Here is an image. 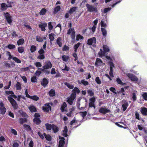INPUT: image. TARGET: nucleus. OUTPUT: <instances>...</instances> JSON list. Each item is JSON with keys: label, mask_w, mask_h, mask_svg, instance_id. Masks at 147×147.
Masks as SVG:
<instances>
[{"label": "nucleus", "mask_w": 147, "mask_h": 147, "mask_svg": "<svg viewBox=\"0 0 147 147\" xmlns=\"http://www.w3.org/2000/svg\"><path fill=\"white\" fill-rule=\"evenodd\" d=\"M96 42V38L95 37H93L88 39L87 44L89 45L95 44Z\"/></svg>", "instance_id": "17"}, {"label": "nucleus", "mask_w": 147, "mask_h": 147, "mask_svg": "<svg viewBox=\"0 0 147 147\" xmlns=\"http://www.w3.org/2000/svg\"><path fill=\"white\" fill-rule=\"evenodd\" d=\"M24 42V39L23 38L20 39L18 41H17L18 45H20L23 44Z\"/></svg>", "instance_id": "28"}, {"label": "nucleus", "mask_w": 147, "mask_h": 147, "mask_svg": "<svg viewBox=\"0 0 147 147\" xmlns=\"http://www.w3.org/2000/svg\"><path fill=\"white\" fill-rule=\"evenodd\" d=\"M86 6L87 10L89 12H92L94 11L96 12L97 11V8L95 7L90 5L88 3L86 4Z\"/></svg>", "instance_id": "6"}, {"label": "nucleus", "mask_w": 147, "mask_h": 147, "mask_svg": "<svg viewBox=\"0 0 147 147\" xmlns=\"http://www.w3.org/2000/svg\"><path fill=\"white\" fill-rule=\"evenodd\" d=\"M69 49V47L68 46H67L66 45H65L63 47V49H62V50L63 51H66L68 50Z\"/></svg>", "instance_id": "63"}, {"label": "nucleus", "mask_w": 147, "mask_h": 147, "mask_svg": "<svg viewBox=\"0 0 147 147\" xmlns=\"http://www.w3.org/2000/svg\"><path fill=\"white\" fill-rule=\"evenodd\" d=\"M6 55L7 56H9V57L8 58V60H10L11 59H12V58L13 57H12L10 52L9 51H7L6 53Z\"/></svg>", "instance_id": "43"}, {"label": "nucleus", "mask_w": 147, "mask_h": 147, "mask_svg": "<svg viewBox=\"0 0 147 147\" xmlns=\"http://www.w3.org/2000/svg\"><path fill=\"white\" fill-rule=\"evenodd\" d=\"M116 81L117 83L121 85H123L125 84V83H123L121 80L119 78H117L116 79Z\"/></svg>", "instance_id": "35"}, {"label": "nucleus", "mask_w": 147, "mask_h": 147, "mask_svg": "<svg viewBox=\"0 0 147 147\" xmlns=\"http://www.w3.org/2000/svg\"><path fill=\"white\" fill-rule=\"evenodd\" d=\"M1 10H4L7 9V7H11V5L10 3H8L7 4L4 3H2L1 4Z\"/></svg>", "instance_id": "18"}, {"label": "nucleus", "mask_w": 147, "mask_h": 147, "mask_svg": "<svg viewBox=\"0 0 147 147\" xmlns=\"http://www.w3.org/2000/svg\"><path fill=\"white\" fill-rule=\"evenodd\" d=\"M29 98L35 101H37L39 99V97L36 95H34L33 96H30V97H29Z\"/></svg>", "instance_id": "34"}, {"label": "nucleus", "mask_w": 147, "mask_h": 147, "mask_svg": "<svg viewBox=\"0 0 147 147\" xmlns=\"http://www.w3.org/2000/svg\"><path fill=\"white\" fill-rule=\"evenodd\" d=\"M27 121V119L26 118H20L19 120L21 124H22L26 122Z\"/></svg>", "instance_id": "46"}, {"label": "nucleus", "mask_w": 147, "mask_h": 147, "mask_svg": "<svg viewBox=\"0 0 147 147\" xmlns=\"http://www.w3.org/2000/svg\"><path fill=\"white\" fill-rule=\"evenodd\" d=\"M6 109L4 107L3 103L1 102L0 103V114H4L5 113Z\"/></svg>", "instance_id": "14"}, {"label": "nucleus", "mask_w": 147, "mask_h": 147, "mask_svg": "<svg viewBox=\"0 0 147 147\" xmlns=\"http://www.w3.org/2000/svg\"><path fill=\"white\" fill-rule=\"evenodd\" d=\"M47 24L45 23L39 25V27L41 28V30L45 31V27L47 26Z\"/></svg>", "instance_id": "22"}, {"label": "nucleus", "mask_w": 147, "mask_h": 147, "mask_svg": "<svg viewBox=\"0 0 147 147\" xmlns=\"http://www.w3.org/2000/svg\"><path fill=\"white\" fill-rule=\"evenodd\" d=\"M67 127L66 126H65L64 127V129L63 131L62 134L64 137H67Z\"/></svg>", "instance_id": "25"}, {"label": "nucleus", "mask_w": 147, "mask_h": 147, "mask_svg": "<svg viewBox=\"0 0 147 147\" xmlns=\"http://www.w3.org/2000/svg\"><path fill=\"white\" fill-rule=\"evenodd\" d=\"M4 15L5 17L7 22L10 24L12 22L13 20L11 16L8 13H4Z\"/></svg>", "instance_id": "9"}, {"label": "nucleus", "mask_w": 147, "mask_h": 147, "mask_svg": "<svg viewBox=\"0 0 147 147\" xmlns=\"http://www.w3.org/2000/svg\"><path fill=\"white\" fill-rule=\"evenodd\" d=\"M31 80L32 82H37L36 78L35 76H33L31 78Z\"/></svg>", "instance_id": "58"}, {"label": "nucleus", "mask_w": 147, "mask_h": 147, "mask_svg": "<svg viewBox=\"0 0 147 147\" xmlns=\"http://www.w3.org/2000/svg\"><path fill=\"white\" fill-rule=\"evenodd\" d=\"M6 94L10 95L8 96V100L9 101L13 108L16 109L18 107V105L14 100L13 98H16L17 96L14 94L13 92L12 91H6L5 92Z\"/></svg>", "instance_id": "1"}, {"label": "nucleus", "mask_w": 147, "mask_h": 147, "mask_svg": "<svg viewBox=\"0 0 147 147\" xmlns=\"http://www.w3.org/2000/svg\"><path fill=\"white\" fill-rule=\"evenodd\" d=\"M7 47L9 49H11L15 48L16 46L15 45H8Z\"/></svg>", "instance_id": "57"}, {"label": "nucleus", "mask_w": 147, "mask_h": 147, "mask_svg": "<svg viewBox=\"0 0 147 147\" xmlns=\"http://www.w3.org/2000/svg\"><path fill=\"white\" fill-rule=\"evenodd\" d=\"M77 7H73L71 8L70 9L69 11V13L70 14L72 13H73L74 12L76 11V9H77Z\"/></svg>", "instance_id": "30"}, {"label": "nucleus", "mask_w": 147, "mask_h": 147, "mask_svg": "<svg viewBox=\"0 0 147 147\" xmlns=\"http://www.w3.org/2000/svg\"><path fill=\"white\" fill-rule=\"evenodd\" d=\"M40 59H43L45 58V56L43 54H40L38 57Z\"/></svg>", "instance_id": "60"}, {"label": "nucleus", "mask_w": 147, "mask_h": 147, "mask_svg": "<svg viewBox=\"0 0 147 147\" xmlns=\"http://www.w3.org/2000/svg\"><path fill=\"white\" fill-rule=\"evenodd\" d=\"M88 95L90 96H92L94 95V93L92 90H89L88 91Z\"/></svg>", "instance_id": "59"}, {"label": "nucleus", "mask_w": 147, "mask_h": 147, "mask_svg": "<svg viewBox=\"0 0 147 147\" xmlns=\"http://www.w3.org/2000/svg\"><path fill=\"white\" fill-rule=\"evenodd\" d=\"M95 81L96 83L98 84H101V80L98 77H97L95 79Z\"/></svg>", "instance_id": "50"}, {"label": "nucleus", "mask_w": 147, "mask_h": 147, "mask_svg": "<svg viewBox=\"0 0 147 147\" xmlns=\"http://www.w3.org/2000/svg\"><path fill=\"white\" fill-rule=\"evenodd\" d=\"M44 135L47 140L49 141L51 140V138L50 135H47L45 133H44Z\"/></svg>", "instance_id": "41"}, {"label": "nucleus", "mask_w": 147, "mask_h": 147, "mask_svg": "<svg viewBox=\"0 0 147 147\" xmlns=\"http://www.w3.org/2000/svg\"><path fill=\"white\" fill-rule=\"evenodd\" d=\"M126 75L132 81L134 82L138 81V79L134 75L129 73L126 74Z\"/></svg>", "instance_id": "7"}, {"label": "nucleus", "mask_w": 147, "mask_h": 147, "mask_svg": "<svg viewBox=\"0 0 147 147\" xmlns=\"http://www.w3.org/2000/svg\"><path fill=\"white\" fill-rule=\"evenodd\" d=\"M80 115L82 116L84 119V117L87 114V112L86 111L80 112L79 113Z\"/></svg>", "instance_id": "44"}, {"label": "nucleus", "mask_w": 147, "mask_h": 147, "mask_svg": "<svg viewBox=\"0 0 147 147\" xmlns=\"http://www.w3.org/2000/svg\"><path fill=\"white\" fill-rule=\"evenodd\" d=\"M78 122V121L76 120V118H74L73 120L70 122V124L71 125H76V123Z\"/></svg>", "instance_id": "47"}, {"label": "nucleus", "mask_w": 147, "mask_h": 147, "mask_svg": "<svg viewBox=\"0 0 147 147\" xmlns=\"http://www.w3.org/2000/svg\"><path fill=\"white\" fill-rule=\"evenodd\" d=\"M78 83L80 84H82L84 86H86L88 84V82L86 81H85L84 80H82L81 81H78Z\"/></svg>", "instance_id": "26"}, {"label": "nucleus", "mask_w": 147, "mask_h": 147, "mask_svg": "<svg viewBox=\"0 0 147 147\" xmlns=\"http://www.w3.org/2000/svg\"><path fill=\"white\" fill-rule=\"evenodd\" d=\"M67 104L65 102H64L63 104L61 105V110L62 112L66 111V108L67 107Z\"/></svg>", "instance_id": "23"}, {"label": "nucleus", "mask_w": 147, "mask_h": 147, "mask_svg": "<svg viewBox=\"0 0 147 147\" xmlns=\"http://www.w3.org/2000/svg\"><path fill=\"white\" fill-rule=\"evenodd\" d=\"M103 49L104 51H103L102 49H100L98 53V55L99 57L104 59V58H105L106 56H107L106 55V53L109 52L110 50L109 47L105 45H103Z\"/></svg>", "instance_id": "2"}, {"label": "nucleus", "mask_w": 147, "mask_h": 147, "mask_svg": "<svg viewBox=\"0 0 147 147\" xmlns=\"http://www.w3.org/2000/svg\"><path fill=\"white\" fill-rule=\"evenodd\" d=\"M72 93L71 94H73L75 96H76V93H79L80 91L76 87H75L72 90Z\"/></svg>", "instance_id": "21"}, {"label": "nucleus", "mask_w": 147, "mask_h": 147, "mask_svg": "<svg viewBox=\"0 0 147 147\" xmlns=\"http://www.w3.org/2000/svg\"><path fill=\"white\" fill-rule=\"evenodd\" d=\"M61 9V7L60 6H57L54 9V12L55 13H56L58 11H59Z\"/></svg>", "instance_id": "52"}, {"label": "nucleus", "mask_w": 147, "mask_h": 147, "mask_svg": "<svg viewBox=\"0 0 147 147\" xmlns=\"http://www.w3.org/2000/svg\"><path fill=\"white\" fill-rule=\"evenodd\" d=\"M96 100L95 98L93 97L90 99V102L89 104V106L90 107H93L94 109H95V106L94 105V102Z\"/></svg>", "instance_id": "13"}, {"label": "nucleus", "mask_w": 147, "mask_h": 147, "mask_svg": "<svg viewBox=\"0 0 147 147\" xmlns=\"http://www.w3.org/2000/svg\"><path fill=\"white\" fill-rule=\"evenodd\" d=\"M52 129L55 133L56 132L58 131L57 128L55 125H52Z\"/></svg>", "instance_id": "56"}, {"label": "nucleus", "mask_w": 147, "mask_h": 147, "mask_svg": "<svg viewBox=\"0 0 147 147\" xmlns=\"http://www.w3.org/2000/svg\"><path fill=\"white\" fill-rule=\"evenodd\" d=\"M49 36L51 42L53 41L54 39V36H55L54 34L51 33L49 34Z\"/></svg>", "instance_id": "29"}, {"label": "nucleus", "mask_w": 147, "mask_h": 147, "mask_svg": "<svg viewBox=\"0 0 147 147\" xmlns=\"http://www.w3.org/2000/svg\"><path fill=\"white\" fill-rule=\"evenodd\" d=\"M83 39V37L80 34H78L76 36V40L78 41L81 40H82Z\"/></svg>", "instance_id": "42"}, {"label": "nucleus", "mask_w": 147, "mask_h": 147, "mask_svg": "<svg viewBox=\"0 0 147 147\" xmlns=\"http://www.w3.org/2000/svg\"><path fill=\"white\" fill-rule=\"evenodd\" d=\"M101 31L102 33V35L104 36H106L107 34V31L105 28H101Z\"/></svg>", "instance_id": "39"}, {"label": "nucleus", "mask_w": 147, "mask_h": 147, "mask_svg": "<svg viewBox=\"0 0 147 147\" xmlns=\"http://www.w3.org/2000/svg\"><path fill=\"white\" fill-rule=\"evenodd\" d=\"M48 83V81L46 78H44L41 83L42 85L44 86H46Z\"/></svg>", "instance_id": "27"}, {"label": "nucleus", "mask_w": 147, "mask_h": 147, "mask_svg": "<svg viewBox=\"0 0 147 147\" xmlns=\"http://www.w3.org/2000/svg\"><path fill=\"white\" fill-rule=\"evenodd\" d=\"M105 58L108 61H109V64L110 66V69L113 70V68L115 67L114 65L112 62L114 60V57L112 55L111 56H106Z\"/></svg>", "instance_id": "3"}, {"label": "nucleus", "mask_w": 147, "mask_h": 147, "mask_svg": "<svg viewBox=\"0 0 147 147\" xmlns=\"http://www.w3.org/2000/svg\"><path fill=\"white\" fill-rule=\"evenodd\" d=\"M36 67H40L42 66V64L39 62H36L34 63Z\"/></svg>", "instance_id": "55"}, {"label": "nucleus", "mask_w": 147, "mask_h": 147, "mask_svg": "<svg viewBox=\"0 0 147 147\" xmlns=\"http://www.w3.org/2000/svg\"><path fill=\"white\" fill-rule=\"evenodd\" d=\"M99 111L100 113L105 114L106 113L109 112L110 111L105 107H104L100 108L99 109Z\"/></svg>", "instance_id": "11"}, {"label": "nucleus", "mask_w": 147, "mask_h": 147, "mask_svg": "<svg viewBox=\"0 0 147 147\" xmlns=\"http://www.w3.org/2000/svg\"><path fill=\"white\" fill-rule=\"evenodd\" d=\"M16 89L17 90H20L21 89V84L18 82H17L16 84Z\"/></svg>", "instance_id": "49"}, {"label": "nucleus", "mask_w": 147, "mask_h": 147, "mask_svg": "<svg viewBox=\"0 0 147 147\" xmlns=\"http://www.w3.org/2000/svg\"><path fill=\"white\" fill-rule=\"evenodd\" d=\"M59 139L60 140L59 142V147H63L65 144L64 138L63 137L59 136Z\"/></svg>", "instance_id": "16"}, {"label": "nucleus", "mask_w": 147, "mask_h": 147, "mask_svg": "<svg viewBox=\"0 0 147 147\" xmlns=\"http://www.w3.org/2000/svg\"><path fill=\"white\" fill-rule=\"evenodd\" d=\"M36 40L38 42H42L43 41V39L40 36H37L36 37Z\"/></svg>", "instance_id": "61"}, {"label": "nucleus", "mask_w": 147, "mask_h": 147, "mask_svg": "<svg viewBox=\"0 0 147 147\" xmlns=\"http://www.w3.org/2000/svg\"><path fill=\"white\" fill-rule=\"evenodd\" d=\"M49 94L50 96H53L55 95V91L53 89H51L49 92Z\"/></svg>", "instance_id": "37"}, {"label": "nucleus", "mask_w": 147, "mask_h": 147, "mask_svg": "<svg viewBox=\"0 0 147 147\" xmlns=\"http://www.w3.org/2000/svg\"><path fill=\"white\" fill-rule=\"evenodd\" d=\"M128 106V104L127 102H126L122 105V107L123 108V111H125L126 110Z\"/></svg>", "instance_id": "45"}, {"label": "nucleus", "mask_w": 147, "mask_h": 147, "mask_svg": "<svg viewBox=\"0 0 147 147\" xmlns=\"http://www.w3.org/2000/svg\"><path fill=\"white\" fill-rule=\"evenodd\" d=\"M62 58L64 61L67 62L69 59V57L68 56L64 55L62 56Z\"/></svg>", "instance_id": "31"}, {"label": "nucleus", "mask_w": 147, "mask_h": 147, "mask_svg": "<svg viewBox=\"0 0 147 147\" xmlns=\"http://www.w3.org/2000/svg\"><path fill=\"white\" fill-rule=\"evenodd\" d=\"M67 34L70 35L71 38L72 40H74L75 37V33L73 28H70L68 31Z\"/></svg>", "instance_id": "8"}, {"label": "nucleus", "mask_w": 147, "mask_h": 147, "mask_svg": "<svg viewBox=\"0 0 147 147\" xmlns=\"http://www.w3.org/2000/svg\"><path fill=\"white\" fill-rule=\"evenodd\" d=\"M57 43L58 45L60 47L62 46V40L61 38L60 37L58 38L57 40Z\"/></svg>", "instance_id": "24"}, {"label": "nucleus", "mask_w": 147, "mask_h": 147, "mask_svg": "<svg viewBox=\"0 0 147 147\" xmlns=\"http://www.w3.org/2000/svg\"><path fill=\"white\" fill-rule=\"evenodd\" d=\"M46 11V9L45 8H43L40 11L39 14L41 15H44L45 14Z\"/></svg>", "instance_id": "36"}, {"label": "nucleus", "mask_w": 147, "mask_h": 147, "mask_svg": "<svg viewBox=\"0 0 147 147\" xmlns=\"http://www.w3.org/2000/svg\"><path fill=\"white\" fill-rule=\"evenodd\" d=\"M52 65L51 62L46 61L45 62L44 65L43 66V69L41 68H38V70H41L42 71H44L45 69H48L51 68Z\"/></svg>", "instance_id": "4"}, {"label": "nucleus", "mask_w": 147, "mask_h": 147, "mask_svg": "<svg viewBox=\"0 0 147 147\" xmlns=\"http://www.w3.org/2000/svg\"><path fill=\"white\" fill-rule=\"evenodd\" d=\"M45 125L48 130H50L52 129V125H51L47 123Z\"/></svg>", "instance_id": "54"}, {"label": "nucleus", "mask_w": 147, "mask_h": 147, "mask_svg": "<svg viewBox=\"0 0 147 147\" xmlns=\"http://www.w3.org/2000/svg\"><path fill=\"white\" fill-rule=\"evenodd\" d=\"M12 59L16 63H19L21 62V61L16 57H13L12 58Z\"/></svg>", "instance_id": "33"}, {"label": "nucleus", "mask_w": 147, "mask_h": 147, "mask_svg": "<svg viewBox=\"0 0 147 147\" xmlns=\"http://www.w3.org/2000/svg\"><path fill=\"white\" fill-rule=\"evenodd\" d=\"M73 95V94H71L70 97L67 98V102L70 105H73L75 104L74 102L76 96Z\"/></svg>", "instance_id": "5"}, {"label": "nucleus", "mask_w": 147, "mask_h": 147, "mask_svg": "<svg viewBox=\"0 0 147 147\" xmlns=\"http://www.w3.org/2000/svg\"><path fill=\"white\" fill-rule=\"evenodd\" d=\"M24 128L27 130L30 131V130L31 128L30 126L28 125L24 124Z\"/></svg>", "instance_id": "53"}, {"label": "nucleus", "mask_w": 147, "mask_h": 147, "mask_svg": "<svg viewBox=\"0 0 147 147\" xmlns=\"http://www.w3.org/2000/svg\"><path fill=\"white\" fill-rule=\"evenodd\" d=\"M80 45V42H78L74 46V51L75 52H76L77 49Z\"/></svg>", "instance_id": "40"}, {"label": "nucleus", "mask_w": 147, "mask_h": 147, "mask_svg": "<svg viewBox=\"0 0 147 147\" xmlns=\"http://www.w3.org/2000/svg\"><path fill=\"white\" fill-rule=\"evenodd\" d=\"M105 65L102 61L99 58H97L95 63V65L96 66H102Z\"/></svg>", "instance_id": "10"}, {"label": "nucleus", "mask_w": 147, "mask_h": 147, "mask_svg": "<svg viewBox=\"0 0 147 147\" xmlns=\"http://www.w3.org/2000/svg\"><path fill=\"white\" fill-rule=\"evenodd\" d=\"M142 96L144 98L145 100H147V93L145 92L142 94Z\"/></svg>", "instance_id": "64"}, {"label": "nucleus", "mask_w": 147, "mask_h": 147, "mask_svg": "<svg viewBox=\"0 0 147 147\" xmlns=\"http://www.w3.org/2000/svg\"><path fill=\"white\" fill-rule=\"evenodd\" d=\"M140 111L142 114L144 116L147 115V108L144 107L141 108Z\"/></svg>", "instance_id": "20"}, {"label": "nucleus", "mask_w": 147, "mask_h": 147, "mask_svg": "<svg viewBox=\"0 0 147 147\" xmlns=\"http://www.w3.org/2000/svg\"><path fill=\"white\" fill-rule=\"evenodd\" d=\"M40 116V115L38 113H35L34 115V118L33 121L37 124H39L41 122L39 118Z\"/></svg>", "instance_id": "12"}, {"label": "nucleus", "mask_w": 147, "mask_h": 147, "mask_svg": "<svg viewBox=\"0 0 147 147\" xmlns=\"http://www.w3.org/2000/svg\"><path fill=\"white\" fill-rule=\"evenodd\" d=\"M36 49V48L35 46L32 45L30 48V51L31 53H33L34 52Z\"/></svg>", "instance_id": "48"}, {"label": "nucleus", "mask_w": 147, "mask_h": 147, "mask_svg": "<svg viewBox=\"0 0 147 147\" xmlns=\"http://www.w3.org/2000/svg\"><path fill=\"white\" fill-rule=\"evenodd\" d=\"M100 25L101 27L106 28L107 27L106 24L105 23L104 20H102L100 22Z\"/></svg>", "instance_id": "38"}, {"label": "nucleus", "mask_w": 147, "mask_h": 147, "mask_svg": "<svg viewBox=\"0 0 147 147\" xmlns=\"http://www.w3.org/2000/svg\"><path fill=\"white\" fill-rule=\"evenodd\" d=\"M42 109L44 112H48L49 111H51V108L48 104L47 103L43 107Z\"/></svg>", "instance_id": "15"}, {"label": "nucleus", "mask_w": 147, "mask_h": 147, "mask_svg": "<svg viewBox=\"0 0 147 147\" xmlns=\"http://www.w3.org/2000/svg\"><path fill=\"white\" fill-rule=\"evenodd\" d=\"M28 108L30 111L32 113L36 112V109L33 105H31L28 107Z\"/></svg>", "instance_id": "19"}, {"label": "nucleus", "mask_w": 147, "mask_h": 147, "mask_svg": "<svg viewBox=\"0 0 147 147\" xmlns=\"http://www.w3.org/2000/svg\"><path fill=\"white\" fill-rule=\"evenodd\" d=\"M11 132L12 134H14V135H16L17 134V131L13 129H11Z\"/></svg>", "instance_id": "62"}, {"label": "nucleus", "mask_w": 147, "mask_h": 147, "mask_svg": "<svg viewBox=\"0 0 147 147\" xmlns=\"http://www.w3.org/2000/svg\"><path fill=\"white\" fill-rule=\"evenodd\" d=\"M64 84L70 89H72L74 88V86L68 82H65L64 83Z\"/></svg>", "instance_id": "32"}, {"label": "nucleus", "mask_w": 147, "mask_h": 147, "mask_svg": "<svg viewBox=\"0 0 147 147\" xmlns=\"http://www.w3.org/2000/svg\"><path fill=\"white\" fill-rule=\"evenodd\" d=\"M24 49L23 47H19L18 48V51L20 53H22L24 52Z\"/></svg>", "instance_id": "51"}]
</instances>
